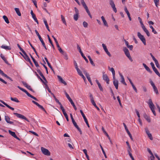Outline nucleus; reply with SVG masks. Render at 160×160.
Segmentation results:
<instances>
[{"label": "nucleus", "mask_w": 160, "mask_h": 160, "mask_svg": "<svg viewBox=\"0 0 160 160\" xmlns=\"http://www.w3.org/2000/svg\"><path fill=\"white\" fill-rule=\"evenodd\" d=\"M101 18L103 22L104 25L107 27H108V25L107 22L106 21L104 17L103 16H102L101 17Z\"/></svg>", "instance_id": "nucleus-24"}, {"label": "nucleus", "mask_w": 160, "mask_h": 160, "mask_svg": "<svg viewBox=\"0 0 160 160\" xmlns=\"http://www.w3.org/2000/svg\"><path fill=\"white\" fill-rule=\"evenodd\" d=\"M62 54L64 56V58L66 60H68V57L67 55V54L66 52H65Z\"/></svg>", "instance_id": "nucleus-56"}, {"label": "nucleus", "mask_w": 160, "mask_h": 160, "mask_svg": "<svg viewBox=\"0 0 160 160\" xmlns=\"http://www.w3.org/2000/svg\"><path fill=\"white\" fill-rule=\"evenodd\" d=\"M83 27H84V28H87L88 27V23L85 22V21H84L83 22Z\"/></svg>", "instance_id": "nucleus-55"}, {"label": "nucleus", "mask_w": 160, "mask_h": 160, "mask_svg": "<svg viewBox=\"0 0 160 160\" xmlns=\"http://www.w3.org/2000/svg\"><path fill=\"white\" fill-rule=\"evenodd\" d=\"M0 57H1L2 59L4 61V62L6 64L8 65L9 64L8 61H7L6 58L4 57V56L2 53L0 54Z\"/></svg>", "instance_id": "nucleus-33"}, {"label": "nucleus", "mask_w": 160, "mask_h": 160, "mask_svg": "<svg viewBox=\"0 0 160 160\" xmlns=\"http://www.w3.org/2000/svg\"><path fill=\"white\" fill-rule=\"evenodd\" d=\"M155 64L156 65V67L158 68H160V65H159V63L158 62V61H157L156 62H155Z\"/></svg>", "instance_id": "nucleus-61"}, {"label": "nucleus", "mask_w": 160, "mask_h": 160, "mask_svg": "<svg viewBox=\"0 0 160 160\" xmlns=\"http://www.w3.org/2000/svg\"><path fill=\"white\" fill-rule=\"evenodd\" d=\"M77 48L79 50V52L80 53L84 59L85 60L86 62L87 63H88V60L87 59V58L85 57V56L84 55L82 51V50H81L80 47H79V45L78 44H77Z\"/></svg>", "instance_id": "nucleus-8"}, {"label": "nucleus", "mask_w": 160, "mask_h": 160, "mask_svg": "<svg viewBox=\"0 0 160 160\" xmlns=\"http://www.w3.org/2000/svg\"><path fill=\"white\" fill-rule=\"evenodd\" d=\"M77 71L78 72V74L80 76L81 74H82V73L80 70L78 68V69H76Z\"/></svg>", "instance_id": "nucleus-58"}, {"label": "nucleus", "mask_w": 160, "mask_h": 160, "mask_svg": "<svg viewBox=\"0 0 160 160\" xmlns=\"http://www.w3.org/2000/svg\"><path fill=\"white\" fill-rule=\"evenodd\" d=\"M5 119L6 122L8 123L11 124H13V122L10 121V118L8 116H6L5 117Z\"/></svg>", "instance_id": "nucleus-20"}, {"label": "nucleus", "mask_w": 160, "mask_h": 160, "mask_svg": "<svg viewBox=\"0 0 160 160\" xmlns=\"http://www.w3.org/2000/svg\"><path fill=\"white\" fill-rule=\"evenodd\" d=\"M148 104L151 110L155 109V106L151 99H150L148 100Z\"/></svg>", "instance_id": "nucleus-17"}, {"label": "nucleus", "mask_w": 160, "mask_h": 160, "mask_svg": "<svg viewBox=\"0 0 160 160\" xmlns=\"http://www.w3.org/2000/svg\"><path fill=\"white\" fill-rule=\"evenodd\" d=\"M142 28V29H143V30L144 31V32L146 33L148 37L150 36V33H149L148 31L146 28L145 26Z\"/></svg>", "instance_id": "nucleus-28"}, {"label": "nucleus", "mask_w": 160, "mask_h": 160, "mask_svg": "<svg viewBox=\"0 0 160 160\" xmlns=\"http://www.w3.org/2000/svg\"><path fill=\"white\" fill-rule=\"evenodd\" d=\"M123 51L125 53L129 52L128 50L126 47H124L123 48Z\"/></svg>", "instance_id": "nucleus-59"}, {"label": "nucleus", "mask_w": 160, "mask_h": 160, "mask_svg": "<svg viewBox=\"0 0 160 160\" xmlns=\"http://www.w3.org/2000/svg\"><path fill=\"white\" fill-rule=\"evenodd\" d=\"M24 54L23 57L28 62L30 63H32L31 61L30 60L29 57L28 56L25 52L23 50L22 52Z\"/></svg>", "instance_id": "nucleus-13"}, {"label": "nucleus", "mask_w": 160, "mask_h": 160, "mask_svg": "<svg viewBox=\"0 0 160 160\" xmlns=\"http://www.w3.org/2000/svg\"><path fill=\"white\" fill-rule=\"evenodd\" d=\"M150 83L152 86V87H153V89L156 94H159L158 90L157 88L156 87L155 85L154 82L152 81L151 80L150 81Z\"/></svg>", "instance_id": "nucleus-14"}, {"label": "nucleus", "mask_w": 160, "mask_h": 160, "mask_svg": "<svg viewBox=\"0 0 160 160\" xmlns=\"http://www.w3.org/2000/svg\"><path fill=\"white\" fill-rule=\"evenodd\" d=\"M105 72L103 73L102 78L108 84L109 83V79L107 74L105 73Z\"/></svg>", "instance_id": "nucleus-12"}, {"label": "nucleus", "mask_w": 160, "mask_h": 160, "mask_svg": "<svg viewBox=\"0 0 160 160\" xmlns=\"http://www.w3.org/2000/svg\"><path fill=\"white\" fill-rule=\"evenodd\" d=\"M148 135L151 140H153V138L152 137V134L150 133L149 134H148Z\"/></svg>", "instance_id": "nucleus-62"}, {"label": "nucleus", "mask_w": 160, "mask_h": 160, "mask_svg": "<svg viewBox=\"0 0 160 160\" xmlns=\"http://www.w3.org/2000/svg\"><path fill=\"white\" fill-rule=\"evenodd\" d=\"M98 88L100 89V90L101 91H103V89L102 88V87L100 83V84H99L98 85Z\"/></svg>", "instance_id": "nucleus-60"}, {"label": "nucleus", "mask_w": 160, "mask_h": 160, "mask_svg": "<svg viewBox=\"0 0 160 160\" xmlns=\"http://www.w3.org/2000/svg\"><path fill=\"white\" fill-rule=\"evenodd\" d=\"M35 33H36V34L38 36L39 40L41 41L42 46L45 49L47 50V48L45 44L42 39V38L40 35L39 33L38 32V31H37V30H35Z\"/></svg>", "instance_id": "nucleus-4"}, {"label": "nucleus", "mask_w": 160, "mask_h": 160, "mask_svg": "<svg viewBox=\"0 0 160 160\" xmlns=\"http://www.w3.org/2000/svg\"><path fill=\"white\" fill-rule=\"evenodd\" d=\"M3 18L4 19L5 21L8 24L9 23V21L8 18L5 15H4L3 16Z\"/></svg>", "instance_id": "nucleus-36"}, {"label": "nucleus", "mask_w": 160, "mask_h": 160, "mask_svg": "<svg viewBox=\"0 0 160 160\" xmlns=\"http://www.w3.org/2000/svg\"><path fill=\"white\" fill-rule=\"evenodd\" d=\"M32 102L37 106L40 108L43 111H44L45 112H46V111L44 108L43 107V106L40 105L39 103H38L37 102L32 100Z\"/></svg>", "instance_id": "nucleus-19"}, {"label": "nucleus", "mask_w": 160, "mask_h": 160, "mask_svg": "<svg viewBox=\"0 0 160 160\" xmlns=\"http://www.w3.org/2000/svg\"><path fill=\"white\" fill-rule=\"evenodd\" d=\"M150 65H151L153 70L156 74L160 77V74L158 71L157 69L156 68L154 63L152 62H151L150 63Z\"/></svg>", "instance_id": "nucleus-11"}, {"label": "nucleus", "mask_w": 160, "mask_h": 160, "mask_svg": "<svg viewBox=\"0 0 160 160\" xmlns=\"http://www.w3.org/2000/svg\"><path fill=\"white\" fill-rule=\"evenodd\" d=\"M102 46L105 52L108 55V56L109 57H111V55L110 53L108 52L107 48L106 46L104 44H102Z\"/></svg>", "instance_id": "nucleus-18"}, {"label": "nucleus", "mask_w": 160, "mask_h": 160, "mask_svg": "<svg viewBox=\"0 0 160 160\" xmlns=\"http://www.w3.org/2000/svg\"><path fill=\"white\" fill-rule=\"evenodd\" d=\"M58 50L62 54H63L65 52L62 50V48L60 47L58 48Z\"/></svg>", "instance_id": "nucleus-63"}, {"label": "nucleus", "mask_w": 160, "mask_h": 160, "mask_svg": "<svg viewBox=\"0 0 160 160\" xmlns=\"http://www.w3.org/2000/svg\"><path fill=\"white\" fill-rule=\"evenodd\" d=\"M119 75H120V76L121 77V82L123 84H124V85H127V84L125 82V81L124 79V77H123V75L120 73H119Z\"/></svg>", "instance_id": "nucleus-29"}, {"label": "nucleus", "mask_w": 160, "mask_h": 160, "mask_svg": "<svg viewBox=\"0 0 160 160\" xmlns=\"http://www.w3.org/2000/svg\"><path fill=\"white\" fill-rule=\"evenodd\" d=\"M142 28V29H143V30L144 31V32L146 33L148 37L150 36V33H149L148 31L146 28L145 26Z\"/></svg>", "instance_id": "nucleus-27"}, {"label": "nucleus", "mask_w": 160, "mask_h": 160, "mask_svg": "<svg viewBox=\"0 0 160 160\" xmlns=\"http://www.w3.org/2000/svg\"><path fill=\"white\" fill-rule=\"evenodd\" d=\"M91 102L92 103V104L95 107L97 106V105L95 102L94 100H92L91 101Z\"/></svg>", "instance_id": "nucleus-64"}, {"label": "nucleus", "mask_w": 160, "mask_h": 160, "mask_svg": "<svg viewBox=\"0 0 160 160\" xmlns=\"http://www.w3.org/2000/svg\"><path fill=\"white\" fill-rule=\"evenodd\" d=\"M123 126H124V127L125 129L126 130L127 133L128 134V135L129 136L130 139L132 140H133V138H132V135L130 133V132L128 130V128H127L126 125L124 123H123Z\"/></svg>", "instance_id": "nucleus-16"}, {"label": "nucleus", "mask_w": 160, "mask_h": 160, "mask_svg": "<svg viewBox=\"0 0 160 160\" xmlns=\"http://www.w3.org/2000/svg\"><path fill=\"white\" fill-rule=\"evenodd\" d=\"M17 87L19 89H20V90H21V91H22L23 92H24L28 96V97H30L31 98L34 99V100H35L36 101H37L38 100V99L36 98L35 97L32 96V95H31L30 94H29L28 92L25 89L20 87V86H17Z\"/></svg>", "instance_id": "nucleus-3"}, {"label": "nucleus", "mask_w": 160, "mask_h": 160, "mask_svg": "<svg viewBox=\"0 0 160 160\" xmlns=\"http://www.w3.org/2000/svg\"><path fill=\"white\" fill-rule=\"evenodd\" d=\"M8 132L9 134L14 138H15V137H16V135L15 132H12L10 130H9Z\"/></svg>", "instance_id": "nucleus-39"}, {"label": "nucleus", "mask_w": 160, "mask_h": 160, "mask_svg": "<svg viewBox=\"0 0 160 160\" xmlns=\"http://www.w3.org/2000/svg\"><path fill=\"white\" fill-rule=\"evenodd\" d=\"M55 100L56 102L60 105V107L61 109L64 108L62 106V104H61V103L59 102V101L57 98H56Z\"/></svg>", "instance_id": "nucleus-43"}, {"label": "nucleus", "mask_w": 160, "mask_h": 160, "mask_svg": "<svg viewBox=\"0 0 160 160\" xmlns=\"http://www.w3.org/2000/svg\"><path fill=\"white\" fill-rule=\"evenodd\" d=\"M58 78L59 81H60L61 82L63 83L65 85H67V83L62 79L61 76H58Z\"/></svg>", "instance_id": "nucleus-32"}, {"label": "nucleus", "mask_w": 160, "mask_h": 160, "mask_svg": "<svg viewBox=\"0 0 160 160\" xmlns=\"http://www.w3.org/2000/svg\"><path fill=\"white\" fill-rule=\"evenodd\" d=\"M142 65L144 68H145L146 70L148 72L150 73H152V72L151 70V69L149 68L145 64L143 63L142 64Z\"/></svg>", "instance_id": "nucleus-23"}, {"label": "nucleus", "mask_w": 160, "mask_h": 160, "mask_svg": "<svg viewBox=\"0 0 160 160\" xmlns=\"http://www.w3.org/2000/svg\"><path fill=\"white\" fill-rule=\"evenodd\" d=\"M37 71L39 73L40 75L41 76V77L44 80V82H43V83H44L45 85V88L47 89L49 93H52L47 84L48 83V82L46 80V79L45 78L43 75L42 72L40 71V70H39V69L38 68L37 69Z\"/></svg>", "instance_id": "nucleus-1"}, {"label": "nucleus", "mask_w": 160, "mask_h": 160, "mask_svg": "<svg viewBox=\"0 0 160 160\" xmlns=\"http://www.w3.org/2000/svg\"><path fill=\"white\" fill-rule=\"evenodd\" d=\"M61 18L63 23L65 25H66L67 23L66 22L65 18L64 16L62 15H61Z\"/></svg>", "instance_id": "nucleus-41"}, {"label": "nucleus", "mask_w": 160, "mask_h": 160, "mask_svg": "<svg viewBox=\"0 0 160 160\" xmlns=\"http://www.w3.org/2000/svg\"><path fill=\"white\" fill-rule=\"evenodd\" d=\"M72 122L74 125V126L75 127V128H76L77 127H78V126L77 125V123L73 119V120H72Z\"/></svg>", "instance_id": "nucleus-51"}, {"label": "nucleus", "mask_w": 160, "mask_h": 160, "mask_svg": "<svg viewBox=\"0 0 160 160\" xmlns=\"http://www.w3.org/2000/svg\"><path fill=\"white\" fill-rule=\"evenodd\" d=\"M47 36H48V40H49V42L50 43V44H51L52 48H53V49H55V48H54V46L52 42V41L51 40V39L49 36L48 35H47Z\"/></svg>", "instance_id": "nucleus-37"}, {"label": "nucleus", "mask_w": 160, "mask_h": 160, "mask_svg": "<svg viewBox=\"0 0 160 160\" xmlns=\"http://www.w3.org/2000/svg\"><path fill=\"white\" fill-rule=\"evenodd\" d=\"M32 61H33V62H34L35 66L37 67H39V65L38 62L36 61L35 59H33Z\"/></svg>", "instance_id": "nucleus-52"}, {"label": "nucleus", "mask_w": 160, "mask_h": 160, "mask_svg": "<svg viewBox=\"0 0 160 160\" xmlns=\"http://www.w3.org/2000/svg\"><path fill=\"white\" fill-rule=\"evenodd\" d=\"M154 2L156 6L158 7L159 4V0H154Z\"/></svg>", "instance_id": "nucleus-50"}, {"label": "nucleus", "mask_w": 160, "mask_h": 160, "mask_svg": "<svg viewBox=\"0 0 160 160\" xmlns=\"http://www.w3.org/2000/svg\"><path fill=\"white\" fill-rule=\"evenodd\" d=\"M81 4L84 9H85L86 12L88 13V15L91 18H92V15L90 13V12L88 9V7L86 4L84 0H80Z\"/></svg>", "instance_id": "nucleus-2"}, {"label": "nucleus", "mask_w": 160, "mask_h": 160, "mask_svg": "<svg viewBox=\"0 0 160 160\" xmlns=\"http://www.w3.org/2000/svg\"><path fill=\"white\" fill-rule=\"evenodd\" d=\"M35 74L37 76V77L39 79L41 82H44V81H43V80L39 76V75L36 72H35Z\"/></svg>", "instance_id": "nucleus-54"}, {"label": "nucleus", "mask_w": 160, "mask_h": 160, "mask_svg": "<svg viewBox=\"0 0 160 160\" xmlns=\"http://www.w3.org/2000/svg\"><path fill=\"white\" fill-rule=\"evenodd\" d=\"M84 73L85 76L87 78H88L90 77L89 73L86 72V71L84 72Z\"/></svg>", "instance_id": "nucleus-57"}, {"label": "nucleus", "mask_w": 160, "mask_h": 160, "mask_svg": "<svg viewBox=\"0 0 160 160\" xmlns=\"http://www.w3.org/2000/svg\"><path fill=\"white\" fill-rule=\"evenodd\" d=\"M100 146L101 148V149L102 150V152L103 154L104 155V156L105 157V158H107V156H106V153H105V152L104 151L102 147V146H101V144L100 145Z\"/></svg>", "instance_id": "nucleus-47"}, {"label": "nucleus", "mask_w": 160, "mask_h": 160, "mask_svg": "<svg viewBox=\"0 0 160 160\" xmlns=\"http://www.w3.org/2000/svg\"><path fill=\"white\" fill-rule=\"evenodd\" d=\"M148 152H149V153L151 155V156L150 157L151 160H155V157L154 156L153 154L152 153L151 150L150 149L148 148Z\"/></svg>", "instance_id": "nucleus-26"}, {"label": "nucleus", "mask_w": 160, "mask_h": 160, "mask_svg": "<svg viewBox=\"0 0 160 160\" xmlns=\"http://www.w3.org/2000/svg\"><path fill=\"white\" fill-rule=\"evenodd\" d=\"M44 22L45 24V25L46 27V28H47V30L49 31H50V30L49 29L48 26V25L47 21L46 20L44 19Z\"/></svg>", "instance_id": "nucleus-38"}, {"label": "nucleus", "mask_w": 160, "mask_h": 160, "mask_svg": "<svg viewBox=\"0 0 160 160\" xmlns=\"http://www.w3.org/2000/svg\"><path fill=\"white\" fill-rule=\"evenodd\" d=\"M31 14L32 16V18H33L34 21L37 22V23L38 24V21L36 17V16L35 14L33 13V11L32 10L31 11Z\"/></svg>", "instance_id": "nucleus-21"}, {"label": "nucleus", "mask_w": 160, "mask_h": 160, "mask_svg": "<svg viewBox=\"0 0 160 160\" xmlns=\"http://www.w3.org/2000/svg\"><path fill=\"white\" fill-rule=\"evenodd\" d=\"M15 10L18 16H21V13L20 12L19 9V8H15Z\"/></svg>", "instance_id": "nucleus-35"}, {"label": "nucleus", "mask_w": 160, "mask_h": 160, "mask_svg": "<svg viewBox=\"0 0 160 160\" xmlns=\"http://www.w3.org/2000/svg\"><path fill=\"white\" fill-rule=\"evenodd\" d=\"M124 11L127 13L128 16H129L130 15L128 11L126 6L124 7Z\"/></svg>", "instance_id": "nucleus-48"}, {"label": "nucleus", "mask_w": 160, "mask_h": 160, "mask_svg": "<svg viewBox=\"0 0 160 160\" xmlns=\"http://www.w3.org/2000/svg\"><path fill=\"white\" fill-rule=\"evenodd\" d=\"M62 112L65 116L67 120V121H68L69 119L68 117V115L67 114L66 112H65V109L64 108L61 109Z\"/></svg>", "instance_id": "nucleus-25"}, {"label": "nucleus", "mask_w": 160, "mask_h": 160, "mask_svg": "<svg viewBox=\"0 0 160 160\" xmlns=\"http://www.w3.org/2000/svg\"><path fill=\"white\" fill-rule=\"evenodd\" d=\"M10 99H11V100L12 101L15 102H19V101L16 98H12V97H11Z\"/></svg>", "instance_id": "nucleus-44"}, {"label": "nucleus", "mask_w": 160, "mask_h": 160, "mask_svg": "<svg viewBox=\"0 0 160 160\" xmlns=\"http://www.w3.org/2000/svg\"><path fill=\"white\" fill-rule=\"evenodd\" d=\"M41 150L43 153L45 155L47 156H50V152L48 149L44 148L41 147Z\"/></svg>", "instance_id": "nucleus-9"}, {"label": "nucleus", "mask_w": 160, "mask_h": 160, "mask_svg": "<svg viewBox=\"0 0 160 160\" xmlns=\"http://www.w3.org/2000/svg\"><path fill=\"white\" fill-rule=\"evenodd\" d=\"M113 83L116 88L117 89L118 88V81L117 80H114L113 81Z\"/></svg>", "instance_id": "nucleus-34"}, {"label": "nucleus", "mask_w": 160, "mask_h": 160, "mask_svg": "<svg viewBox=\"0 0 160 160\" xmlns=\"http://www.w3.org/2000/svg\"><path fill=\"white\" fill-rule=\"evenodd\" d=\"M83 151L84 153H85V155L87 159H89V157L87 154V150L86 149H84L83 150Z\"/></svg>", "instance_id": "nucleus-45"}, {"label": "nucleus", "mask_w": 160, "mask_h": 160, "mask_svg": "<svg viewBox=\"0 0 160 160\" xmlns=\"http://www.w3.org/2000/svg\"><path fill=\"white\" fill-rule=\"evenodd\" d=\"M13 114L19 118L25 120L28 122H30L29 121L25 116L22 114L16 112H14Z\"/></svg>", "instance_id": "nucleus-6"}, {"label": "nucleus", "mask_w": 160, "mask_h": 160, "mask_svg": "<svg viewBox=\"0 0 160 160\" xmlns=\"http://www.w3.org/2000/svg\"><path fill=\"white\" fill-rule=\"evenodd\" d=\"M138 19L140 23L141 24V27H142L144 26V24H143L141 18L140 17H138Z\"/></svg>", "instance_id": "nucleus-49"}, {"label": "nucleus", "mask_w": 160, "mask_h": 160, "mask_svg": "<svg viewBox=\"0 0 160 160\" xmlns=\"http://www.w3.org/2000/svg\"><path fill=\"white\" fill-rule=\"evenodd\" d=\"M108 68L110 71L112 73V74H113L115 73V71L114 70V69L113 68H110V67H108Z\"/></svg>", "instance_id": "nucleus-46"}, {"label": "nucleus", "mask_w": 160, "mask_h": 160, "mask_svg": "<svg viewBox=\"0 0 160 160\" xmlns=\"http://www.w3.org/2000/svg\"><path fill=\"white\" fill-rule=\"evenodd\" d=\"M137 36L138 38L142 41V42L143 43L144 45H146V40L144 36L142 35L141 34V33L139 32H138Z\"/></svg>", "instance_id": "nucleus-5"}, {"label": "nucleus", "mask_w": 160, "mask_h": 160, "mask_svg": "<svg viewBox=\"0 0 160 160\" xmlns=\"http://www.w3.org/2000/svg\"><path fill=\"white\" fill-rule=\"evenodd\" d=\"M102 130L103 131V132L106 135L107 137H109V135H108V134L107 133V132H106V131H105L104 128L102 127Z\"/></svg>", "instance_id": "nucleus-53"}, {"label": "nucleus", "mask_w": 160, "mask_h": 160, "mask_svg": "<svg viewBox=\"0 0 160 160\" xmlns=\"http://www.w3.org/2000/svg\"><path fill=\"white\" fill-rule=\"evenodd\" d=\"M2 75V76H4V77H5L9 79V80H10L11 81H13V80H12V78H11L10 77H9L8 76H7L6 74H5L4 73H3V74Z\"/></svg>", "instance_id": "nucleus-42"}, {"label": "nucleus", "mask_w": 160, "mask_h": 160, "mask_svg": "<svg viewBox=\"0 0 160 160\" xmlns=\"http://www.w3.org/2000/svg\"><path fill=\"white\" fill-rule=\"evenodd\" d=\"M80 112L82 114V116L84 120V121H85V122H86L87 126L88 127V128H89L90 126H89V123H88V121L85 116V115L83 113L82 110H80Z\"/></svg>", "instance_id": "nucleus-15"}, {"label": "nucleus", "mask_w": 160, "mask_h": 160, "mask_svg": "<svg viewBox=\"0 0 160 160\" xmlns=\"http://www.w3.org/2000/svg\"><path fill=\"white\" fill-rule=\"evenodd\" d=\"M0 102L4 104L8 108L12 110H14V108H12L11 107V106H9L6 103H5V102H4L2 100H0Z\"/></svg>", "instance_id": "nucleus-22"}, {"label": "nucleus", "mask_w": 160, "mask_h": 160, "mask_svg": "<svg viewBox=\"0 0 160 160\" xmlns=\"http://www.w3.org/2000/svg\"><path fill=\"white\" fill-rule=\"evenodd\" d=\"M109 4L111 7L112 8L114 12L116 13L117 12V9L115 7V4L113 0H109Z\"/></svg>", "instance_id": "nucleus-10"}, {"label": "nucleus", "mask_w": 160, "mask_h": 160, "mask_svg": "<svg viewBox=\"0 0 160 160\" xmlns=\"http://www.w3.org/2000/svg\"><path fill=\"white\" fill-rule=\"evenodd\" d=\"M143 117L144 118L146 119L148 122H151V119L150 117L146 113L144 114Z\"/></svg>", "instance_id": "nucleus-31"}, {"label": "nucleus", "mask_w": 160, "mask_h": 160, "mask_svg": "<svg viewBox=\"0 0 160 160\" xmlns=\"http://www.w3.org/2000/svg\"><path fill=\"white\" fill-rule=\"evenodd\" d=\"M1 48H2L6 50H10L11 49V48L10 47L5 46L3 45H2V46Z\"/></svg>", "instance_id": "nucleus-40"}, {"label": "nucleus", "mask_w": 160, "mask_h": 160, "mask_svg": "<svg viewBox=\"0 0 160 160\" xmlns=\"http://www.w3.org/2000/svg\"><path fill=\"white\" fill-rule=\"evenodd\" d=\"M44 59L45 60V61H46L48 67L50 68V69L52 70L54 72V70H53L52 67L51 66V65L50 64V63L49 62L47 58L46 57H45V58H44Z\"/></svg>", "instance_id": "nucleus-30"}, {"label": "nucleus", "mask_w": 160, "mask_h": 160, "mask_svg": "<svg viewBox=\"0 0 160 160\" xmlns=\"http://www.w3.org/2000/svg\"><path fill=\"white\" fill-rule=\"evenodd\" d=\"M74 8L75 13L74 15L73 18L75 21H77L78 20L79 16V12L78 9L76 7H75Z\"/></svg>", "instance_id": "nucleus-7"}]
</instances>
